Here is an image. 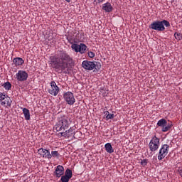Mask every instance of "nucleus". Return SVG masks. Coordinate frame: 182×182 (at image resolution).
<instances>
[{"mask_svg": "<svg viewBox=\"0 0 182 182\" xmlns=\"http://www.w3.org/2000/svg\"><path fill=\"white\" fill-rule=\"evenodd\" d=\"M50 62L53 68L55 69L57 72L60 70L63 72V70L68 69L70 65H73V58L66 50H58L55 55L50 57Z\"/></svg>", "mask_w": 182, "mask_h": 182, "instance_id": "f257e3e1", "label": "nucleus"}, {"mask_svg": "<svg viewBox=\"0 0 182 182\" xmlns=\"http://www.w3.org/2000/svg\"><path fill=\"white\" fill-rule=\"evenodd\" d=\"M166 28H170V22L167 20L155 21L149 26L150 29L158 31V32H164Z\"/></svg>", "mask_w": 182, "mask_h": 182, "instance_id": "f03ea898", "label": "nucleus"}, {"mask_svg": "<svg viewBox=\"0 0 182 182\" xmlns=\"http://www.w3.org/2000/svg\"><path fill=\"white\" fill-rule=\"evenodd\" d=\"M82 66L85 70H93V72H99L102 68V64L97 61L84 60L82 63Z\"/></svg>", "mask_w": 182, "mask_h": 182, "instance_id": "7ed1b4c3", "label": "nucleus"}, {"mask_svg": "<svg viewBox=\"0 0 182 182\" xmlns=\"http://www.w3.org/2000/svg\"><path fill=\"white\" fill-rule=\"evenodd\" d=\"M69 126H70L69 118L67 116L63 115L58 117L55 129L57 132H62V130L69 129Z\"/></svg>", "mask_w": 182, "mask_h": 182, "instance_id": "20e7f679", "label": "nucleus"}, {"mask_svg": "<svg viewBox=\"0 0 182 182\" xmlns=\"http://www.w3.org/2000/svg\"><path fill=\"white\" fill-rule=\"evenodd\" d=\"M148 146L150 151H151L152 153H154V151H157L159 150V148L160 147V139L154 135L150 140Z\"/></svg>", "mask_w": 182, "mask_h": 182, "instance_id": "39448f33", "label": "nucleus"}, {"mask_svg": "<svg viewBox=\"0 0 182 182\" xmlns=\"http://www.w3.org/2000/svg\"><path fill=\"white\" fill-rule=\"evenodd\" d=\"M156 126H158V127H161V132L166 133V132H168L171 127H173V124L171 122L168 123L166 119H161L158 121Z\"/></svg>", "mask_w": 182, "mask_h": 182, "instance_id": "423d86ee", "label": "nucleus"}, {"mask_svg": "<svg viewBox=\"0 0 182 182\" xmlns=\"http://www.w3.org/2000/svg\"><path fill=\"white\" fill-rule=\"evenodd\" d=\"M71 48L73 50H75L76 53H80L81 55H83V53H86V50H87V46L85 43H80V44H72Z\"/></svg>", "mask_w": 182, "mask_h": 182, "instance_id": "0eeeda50", "label": "nucleus"}, {"mask_svg": "<svg viewBox=\"0 0 182 182\" xmlns=\"http://www.w3.org/2000/svg\"><path fill=\"white\" fill-rule=\"evenodd\" d=\"M63 96L65 102H66V103L70 106H73V105L76 103V99L75 98V95H73V92L68 91L65 92Z\"/></svg>", "mask_w": 182, "mask_h": 182, "instance_id": "6e6552de", "label": "nucleus"}, {"mask_svg": "<svg viewBox=\"0 0 182 182\" xmlns=\"http://www.w3.org/2000/svg\"><path fill=\"white\" fill-rule=\"evenodd\" d=\"M170 146L168 144H162L158 154V160L161 161L168 154Z\"/></svg>", "mask_w": 182, "mask_h": 182, "instance_id": "1a4fd4ad", "label": "nucleus"}, {"mask_svg": "<svg viewBox=\"0 0 182 182\" xmlns=\"http://www.w3.org/2000/svg\"><path fill=\"white\" fill-rule=\"evenodd\" d=\"M0 104L1 106H5L6 107H11L12 105V100L11 97H8V95H5V93H0Z\"/></svg>", "mask_w": 182, "mask_h": 182, "instance_id": "9d476101", "label": "nucleus"}, {"mask_svg": "<svg viewBox=\"0 0 182 182\" xmlns=\"http://www.w3.org/2000/svg\"><path fill=\"white\" fill-rule=\"evenodd\" d=\"M28 75L25 70H20L16 74V79L18 82H25L28 80Z\"/></svg>", "mask_w": 182, "mask_h": 182, "instance_id": "9b49d317", "label": "nucleus"}, {"mask_svg": "<svg viewBox=\"0 0 182 182\" xmlns=\"http://www.w3.org/2000/svg\"><path fill=\"white\" fill-rule=\"evenodd\" d=\"M50 85V88L48 90V93L52 95V96H58L59 92H60V89L58 87L56 82H55V81H52Z\"/></svg>", "mask_w": 182, "mask_h": 182, "instance_id": "f8f14e48", "label": "nucleus"}, {"mask_svg": "<svg viewBox=\"0 0 182 182\" xmlns=\"http://www.w3.org/2000/svg\"><path fill=\"white\" fill-rule=\"evenodd\" d=\"M38 154L41 157H43V159H52V156L50 155V152L49 151V150H48L46 149H43V148L39 149L38 151Z\"/></svg>", "mask_w": 182, "mask_h": 182, "instance_id": "ddd939ff", "label": "nucleus"}, {"mask_svg": "<svg viewBox=\"0 0 182 182\" xmlns=\"http://www.w3.org/2000/svg\"><path fill=\"white\" fill-rule=\"evenodd\" d=\"M54 174L58 178L62 177L63 174H65V168L60 165L57 166Z\"/></svg>", "mask_w": 182, "mask_h": 182, "instance_id": "4468645a", "label": "nucleus"}, {"mask_svg": "<svg viewBox=\"0 0 182 182\" xmlns=\"http://www.w3.org/2000/svg\"><path fill=\"white\" fill-rule=\"evenodd\" d=\"M75 134V127H72L68 130L65 131V132L61 133V136L69 139V137H72Z\"/></svg>", "mask_w": 182, "mask_h": 182, "instance_id": "2eb2a0df", "label": "nucleus"}, {"mask_svg": "<svg viewBox=\"0 0 182 182\" xmlns=\"http://www.w3.org/2000/svg\"><path fill=\"white\" fill-rule=\"evenodd\" d=\"M45 39L46 41H48V43H53L55 41H56V38H55L53 34L50 32H46L45 35Z\"/></svg>", "mask_w": 182, "mask_h": 182, "instance_id": "dca6fc26", "label": "nucleus"}, {"mask_svg": "<svg viewBox=\"0 0 182 182\" xmlns=\"http://www.w3.org/2000/svg\"><path fill=\"white\" fill-rule=\"evenodd\" d=\"M102 11L107 13L112 12L113 11V6L109 2H107L102 4Z\"/></svg>", "mask_w": 182, "mask_h": 182, "instance_id": "f3484780", "label": "nucleus"}, {"mask_svg": "<svg viewBox=\"0 0 182 182\" xmlns=\"http://www.w3.org/2000/svg\"><path fill=\"white\" fill-rule=\"evenodd\" d=\"M13 63H14L15 66L18 68V66H22L23 63H25V61L22 58H15L13 60Z\"/></svg>", "mask_w": 182, "mask_h": 182, "instance_id": "a211bd4d", "label": "nucleus"}, {"mask_svg": "<svg viewBox=\"0 0 182 182\" xmlns=\"http://www.w3.org/2000/svg\"><path fill=\"white\" fill-rule=\"evenodd\" d=\"M105 149L107 153H109V154H112V153H114V149H113V146H112V144L110 143L105 144Z\"/></svg>", "mask_w": 182, "mask_h": 182, "instance_id": "6ab92c4d", "label": "nucleus"}, {"mask_svg": "<svg viewBox=\"0 0 182 182\" xmlns=\"http://www.w3.org/2000/svg\"><path fill=\"white\" fill-rule=\"evenodd\" d=\"M23 114L26 120H31V112L27 108H23Z\"/></svg>", "mask_w": 182, "mask_h": 182, "instance_id": "aec40b11", "label": "nucleus"}, {"mask_svg": "<svg viewBox=\"0 0 182 182\" xmlns=\"http://www.w3.org/2000/svg\"><path fill=\"white\" fill-rule=\"evenodd\" d=\"M3 87H4L5 90H11L12 87V85L9 82H6L2 85Z\"/></svg>", "mask_w": 182, "mask_h": 182, "instance_id": "412c9836", "label": "nucleus"}, {"mask_svg": "<svg viewBox=\"0 0 182 182\" xmlns=\"http://www.w3.org/2000/svg\"><path fill=\"white\" fill-rule=\"evenodd\" d=\"M65 176L68 177V178H72V177L73 176V173H72V170L67 168L65 171Z\"/></svg>", "mask_w": 182, "mask_h": 182, "instance_id": "4be33fe9", "label": "nucleus"}, {"mask_svg": "<svg viewBox=\"0 0 182 182\" xmlns=\"http://www.w3.org/2000/svg\"><path fill=\"white\" fill-rule=\"evenodd\" d=\"M107 120H109L110 119H114V114H110L109 113V111H106L105 112Z\"/></svg>", "mask_w": 182, "mask_h": 182, "instance_id": "5701e85b", "label": "nucleus"}, {"mask_svg": "<svg viewBox=\"0 0 182 182\" xmlns=\"http://www.w3.org/2000/svg\"><path fill=\"white\" fill-rule=\"evenodd\" d=\"M50 156H51V158L54 157V158L59 159V156H60V154H59V152L58 151H52Z\"/></svg>", "mask_w": 182, "mask_h": 182, "instance_id": "b1692460", "label": "nucleus"}, {"mask_svg": "<svg viewBox=\"0 0 182 182\" xmlns=\"http://www.w3.org/2000/svg\"><path fill=\"white\" fill-rule=\"evenodd\" d=\"M174 37H175V39H176L177 41H181V38H182L181 33L176 32L174 33Z\"/></svg>", "mask_w": 182, "mask_h": 182, "instance_id": "393cba45", "label": "nucleus"}, {"mask_svg": "<svg viewBox=\"0 0 182 182\" xmlns=\"http://www.w3.org/2000/svg\"><path fill=\"white\" fill-rule=\"evenodd\" d=\"M69 180H70V178L68 176H66L65 175L61 176V182H69Z\"/></svg>", "mask_w": 182, "mask_h": 182, "instance_id": "a878e982", "label": "nucleus"}, {"mask_svg": "<svg viewBox=\"0 0 182 182\" xmlns=\"http://www.w3.org/2000/svg\"><path fill=\"white\" fill-rule=\"evenodd\" d=\"M87 55H88V57H89V58H95V56L96 55L95 54V53H94V52H92V51H89V52L87 53Z\"/></svg>", "mask_w": 182, "mask_h": 182, "instance_id": "bb28decb", "label": "nucleus"}, {"mask_svg": "<svg viewBox=\"0 0 182 182\" xmlns=\"http://www.w3.org/2000/svg\"><path fill=\"white\" fill-rule=\"evenodd\" d=\"M147 159H143V160H141V166H147Z\"/></svg>", "mask_w": 182, "mask_h": 182, "instance_id": "cd10ccee", "label": "nucleus"}, {"mask_svg": "<svg viewBox=\"0 0 182 182\" xmlns=\"http://www.w3.org/2000/svg\"><path fill=\"white\" fill-rule=\"evenodd\" d=\"M98 4H102L103 2H105V0H97Z\"/></svg>", "mask_w": 182, "mask_h": 182, "instance_id": "c85d7f7f", "label": "nucleus"}, {"mask_svg": "<svg viewBox=\"0 0 182 182\" xmlns=\"http://www.w3.org/2000/svg\"><path fill=\"white\" fill-rule=\"evenodd\" d=\"M178 173H179L180 176L182 177V169L178 170Z\"/></svg>", "mask_w": 182, "mask_h": 182, "instance_id": "c756f323", "label": "nucleus"}, {"mask_svg": "<svg viewBox=\"0 0 182 182\" xmlns=\"http://www.w3.org/2000/svg\"><path fill=\"white\" fill-rule=\"evenodd\" d=\"M67 2H70V0H65Z\"/></svg>", "mask_w": 182, "mask_h": 182, "instance_id": "7c9ffc66", "label": "nucleus"}, {"mask_svg": "<svg viewBox=\"0 0 182 182\" xmlns=\"http://www.w3.org/2000/svg\"><path fill=\"white\" fill-rule=\"evenodd\" d=\"M103 96H104V97H105V96H107V95H106V94H103Z\"/></svg>", "mask_w": 182, "mask_h": 182, "instance_id": "2f4dec72", "label": "nucleus"}]
</instances>
